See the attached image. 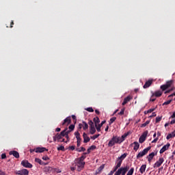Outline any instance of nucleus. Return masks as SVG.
<instances>
[{"label":"nucleus","mask_w":175,"mask_h":175,"mask_svg":"<svg viewBox=\"0 0 175 175\" xmlns=\"http://www.w3.org/2000/svg\"><path fill=\"white\" fill-rule=\"evenodd\" d=\"M126 157H128V153H124L123 154H122L120 157H119L118 159H117V164L116 165L113 167V171L114 172H117V170L119 168V167H121V165H122V161H124Z\"/></svg>","instance_id":"nucleus-1"},{"label":"nucleus","mask_w":175,"mask_h":175,"mask_svg":"<svg viewBox=\"0 0 175 175\" xmlns=\"http://www.w3.org/2000/svg\"><path fill=\"white\" fill-rule=\"evenodd\" d=\"M116 144H121V142H120V137L113 135L108 143V147H113Z\"/></svg>","instance_id":"nucleus-2"},{"label":"nucleus","mask_w":175,"mask_h":175,"mask_svg":"<svg viewBox=\"0 0 175 175\" xmlns=\"http://www.w3.org/2000/svg\"><path fill=\"white\" fill-rule=\"evenodd\" d=\"M128 170H129V167H122L118 170V171L114 174V175H125Z\"/></svg>","instance_id":"nucleus-3"},{"label":"nucleus","mask_w":175,"mask_h":175,"mask_svg":"<svg viewBox=\"0 0 175 175\" xmlns=\"http://www.w3.org/2000/svg\"><path fill=\"white\" fill-rule=\"evenodd\" d=\"M150 150H151V146H148V148L144 149L143 151L139 152L137 155V159H139V158H142V157H144V155H147V154H148V151Z\"/></svg>","instance_id":"nucleus-4"},{"label":"nucleus","mask_w":175,"mask_h":175,"mask_svg":"<svg viewBox=\"0 0 175 175\" xmlns=\"http://www.w3.org/2000/svg\"><path fill=\"white\" fill-rule=\"evenodd\" d=\"M85 165V162L84 161H79V160H77V162L75 163V166H77V170L78 172H81V170H83Z\"/></svg>","instance_id":"nucleus-5"},{"label":"nucleus","mask_w":175,"mask_h":175,"mask_svg":"<svg viewBox=\"0 0 175 175\" xmlns=\"http://www.w3.org/2000/svg\"><path fill=\"white\" fill-rule=\"evenodd\" d=\"M172 84H173V80L168 81L166 82L165 84L162 85L160 87V88H161V90H162V91H166V90H167V88H170V87H172Z\"/></svg>","instance_id":"nucleus-6"},{"label":"nucleus","mask_w":175,"mask_h":175,"mask_svg":"<svg viewBox=\"0 0 175 175\" xmlns=\"http://www.w3.org/2000/svg\"><path fill=\"white\" fill-rule=\"evenodd\" d=\"M21 165L24 167H29V169L32 168V164H31V163L28 162L27 160L22 161Z\"/></svg>","instance_id":"nucleus-7"},{"label":"nucleus","mask_w":175,"mask_h":175,"mask_svg":"<svg viewBox=\"0 0 175 175\" xmlns=\"http://www.w3.org/2000/svg\"><path fill=\"white\" fill-rule=\"evenodd\" d=\"M16 174L18 175H29V171L27 169H23L21 170H18L16 172Z\"/></svg>","instance_id":"nucleus-8"},{"label":"nucleus","mask_w":175,"mask_h":175,"mask_svg":"<svg viewBox=\"0 0 175 175\" xmlns=\"http://www.w3.org/2000/svg\"><path fill=\"white\" fill-rule=\"evenodd\" d=\"M153 82H154V79L148 80L144 85L143 88L146 89V88H148L151 87Z\"/></svg>","instance_id":"nucleus-9"},{"label":"nucleus","mask_w":175,"mask_h":175,"mask_svg":"<svg viewBox=\"0 0 175 175\" xmlns=\"http://www.w3.org/2000/svg\"><path fill=\"white\" fill-rule=\"evenodd\" d=\"M163 162H165V159H163V158H160L159 159V161H157L155 163H154V167H159L161 165H162V163H163Z\"/></svg>","instance_id":"nucleus-10"},{"label":"nucleus","mask_w":175,"mask_h":175,"mask_svg":"<svg viewBox=\"0 0 175 175\" xmlns=\"http://www.w3.org/2000/svg\"><path fill=\"white\" fill-rule=\"evenodd\" d=\"M72 122V119H70V116L67 117L64 119V122H62V125L64 126L65 125H69Z\"/></svg>","instance_id":"nucleus-11"},{"label":"nucleus","mask_w":175,"mask_h":175,"mask_svg":"<svg viewBox=\"0 0 175 175\" xmlns=\"http://www.w3.org/2000/svg\"><path fill=\"white\" fill-rule=\"evenodd\" d=\"M169 147H170V144H169V143H167L166 145L163 146V148L159 151L160 154H163V152H165V151H167V150H169Z\"/></svg>","instance_id":"nucleus-12"},{"label":"nucleus","mask_w":175,"mask_h":175,"mask_svg":"<svg viewBox=\"0 0 175 175\" xmlns=\"http://www.w3.org/2000/svg\"><path fill=\"white\" fill-rule=\"evenodd\" d=\"M152 96L151 98H152L153 96H156V98H159V96H162V94L163 92L161 90H158L156 91L154 93L152 92Z\"/></svg>","instance_id":"nucleus-13"},{"label":"nucleus","mask_w":175,"mask_h":175,"mask_svg":"<svg viewBox=\"0 0 175 175\" xmlns=\"http://www.w3.org/2000/svg\"><path fill=\"white\" fill-rule=\"evenodd\" d=\"M157 152H152V153L149 154V155L147 156V159L148 161V162H151V161H152V159L154 158V157H155V155H157Z\"/></svg>","instance_id":"nucleus-14"},{"label":"nucleus","mask_w":175,"mask_h":175,"mask_svg":"<svg viewBox=\"0 0 175 175\" xmlns=\"http://www.w3.org/2000/svg\"><path fill=\"white\" fill-rule=\"evenodd\" d=\"M129 135V132L125 133L124 135H122V137H119V141L121 143L124 142L125 139H126L127 136Z\"/></svg>","instance_id":"nucleus-15"},{"label":"nucleus","mask_w":175,"mask_h":175,"mask_svg":"<svg viewBox=\"0 0 175 175\" xmlns=\"http://www.w3.org/2000/svg\"><path fill=\"white\" fill-rule=\"evenodd\" d=\"M10 155H13L14 158H20V154L16 150H12L9 152Z\"/></svg>","instance_id":"nucleus-16"},{"label":"nucleus","mask_w":175,"mask_h":175,"mask_svg":"<svg viewBox=\"0 0 175 175\" xmlns=\"http://www.w3.org/2000/svg\"><path fill=\"white\" fill-rule=\"evenodd\" d=\"M131 100H132V96H128L124 99V101L122 103V106H125V105H126V103H128V102H130Z\"/></svg>","instance_id":"nucleus-17"},{"label":"nucleus","mask_w":175,"mask_h":175,"mask_svg":"<svg viewBox=\"0 0 175 175\" xmlns=\"http://www.w3.org/2000/svg\"><path fill=\"white\" fill-rule=\"evenodd\" d=\"M83 143H88V142H90V137H88V135L85 133H83Z\"/></svg>","instance_id":"nucleus-18"},{"label":"nucleus","mask_w":175,"mask_h":175,"mask_svg":"<svg viewBox=\"0 0 175 175\" xmlns=\"http://www.w3.org/2000/svg\"><path fill=\"white\" fill-rule=\"evenodd\" d=\"M44 151H49L48 149H46V148H36V152H44Z\"/></svg>","instance_id":"nucleus-19"},{"label":"nucleus","mask_w":175,"mask_h":175,"mask_svg":"<svg viewBox=\"0 0 175 175\" xmlns=\"http://www.w3.org/2000/svg\"><path fill=\"white\" fill-rule=\"evenodd\" d=\"M35 162H36L37 163H39V165H49V163L43 162L42 159L39 158H36Z\"/></svg>","instance_id":"nucleus-20"},{"label":"nucleus","mask_w":175,"mask_h":175,"mask_svg":"<svg viewBox=\"0 0 175 175\" xmlns=\"http://www.w3.org/2000/svg\"><path fill=\"white\" fill-rule=\"evenodd\" d=\"M147 167V165L144 164L141 166L140 169H139V172L142 174H143V173H144V172H146V169Z\"/></svg>","instance_id":"nucleus-21"},{"label":"nucleus","mask_w":175,"mask_h":175,"mask_svg":"<svg viewBox=\"0 0 175 175\" xmlns=\"http://www.w3.org/2000/svg\"><path fill=\"white\" fill-rule=\"evenodd\" d=\"M173 137H175V131H174L172 133H169L167 135L166 139L167 140H169L170 139H172Z\"/></svg>","instance_id":"nucleus-22"},{"label":"nucleus","mask_w":175,"mask_h":175,"mask_svg":"<svg viewBox=\"0 0 175 175\" xmlns=\"http://www.w3.org/2000/svg\"><path fill=\"white\" fill-rule=\"evenodd\" d=\"M75 135L76 136L77 142H81V137H80V133L79 131H76L75 133Z\"/></svg>","instance_id":"nucleus-23"},{"label":"nucleus","mask_w":175,"mask_h":175,"mask_svg":"<svg viewBox=\"0 0 175 175\" xmlns=\"http://www.w3.org/2000/svg\"><path fill=\"white\" fill-rule=\"evenodd\" d=\"M133 144L135 145L134 146L135 151H137V150H139V148L140 147V144H139V142H135Z\"/></svg>","instance_id":"nucleus-24"},{"label":"nucleus","mask_w":175,"mask_h":175,"mask_svg":"<svg viewBox=\"0 0 175 175\" xmlns=\"http://www.w3.org/2000/svg\"><path fill=\"white\" fill-rule=\"evenodd\" d=\"M93 121L95 125H98L99 122H100V120H99V118L98 116H96V118H94Z\"/></svg>","instance_id":"nucleus-25"},{"label":"nucleus","mask_w":175,"mask_h":175,"mask_svg":"<svg viewBox=\"0 0 175 175\" xmlns=\"http://www.w3.org/2000/svg\"><path fill=\"white\" fill-rule=\"evenodd\" d=\"M82 124H83V131H87V129H88V124H87V122L84 121L82 122Z\"/></svg>","instance_id":"nucleus-26"},{"label":"nucleus","mask_w":175,"mask_h":175,"mask_svg":"<svg viewBox=\"0 0 175 175\" xmlns=\"http://www.w3.org/2000/svg\"><path fill=\"white\" fill-rule=\"evenodd\" d=\"M103 169H105V165H101L99 167H98V172H96V174H98V173H100V172H102V170H103Z\"/></svg>","instance_id":"nucleus-27"},{"label":"nucleus","mask_w":175,"mask_h":175,"mask_svg":"<svg viewBox=\"0 0 175 175\" xmlns=\"http://www.w3.org/2000/svg\"><path fill=\"white\" fill-rule=\"evenodd\" d=\"M85 158H87V157H85V154H84L83 153V155L79 159H78L77 161H79L80 162H83V161H84Z\"/></svg>","instance_id":"nucleus-28"},{"label":"nucleus","mask_w":175,"mask_h":175,"mask_svg":"<svg viewBox=\"0 0 175 175\" xmlns=\"http://www.w3.org/2000/svg\"><path fill=\"white\" fill-rule=\"evenodd\" d=\"M76 150L78 152H81L85 151V148L84 147L77 148Z\"/></svg>","instance_id":"nucleus-29"},{"label":"nucleus","mask_w":175,"mask_h":175,"mask_svg":"<svg viewBox=\"0 0 175 175\" xmlns=\"http://www.w3.org/2000/svg\"><path fill=\"white\" fill-rule=\"evenodd\" d=\"M90 134L94 135L95 132H96V130L95 129V127H90Z\"/></svg>","instance_id":"nucleus-30"},{"label":"nucleus","mask_w":175,"mask_h":175,"mask_svg":"<svg viewBox=\"0 0 175 175\" xmlns=\"http://www.w3.org/2000/svg\"><path fill=\"white\" fill-rule=\"evenodd\" d=\"M162 120V116H157L156 118V123L158 124Z\"/></svg>","instance_id":"nucleus-31"},{"label":"nucleus","mask_w":175,"mask_h":175,"mask_svg":"<svg viewBox=\"0 0 175 175\" xmlns=\"http://www.w3.org/2000/svg\"><path fill=\"white\" fill-rule=\"evenodd\" d=\"M150 120H147L145 123L142 124L141 125V128H145L146 126L150 124Z\"/></svg>","instance_id":"nucleus-32"},{"label":"nucleus","mask_w":175,"mask_h":175,"mask_svg":"<svg viewBox=\"0 0 175 175\" xmlns=\"http://www.w3.org/2000/svg\"><path fill=\"white\" fill-rule=\"evenodd\" d=\"M135 170V168L132 167L131 170L128 172L126 175H132L133 174V172Z\"/></svg>","instance_id":"nucleus-33"},{"label":"nucleus","mask_w":175,"mask_h":175,"mask_svg":"<svg viewBox=\"0 0 175 175\" xmlns=\"http://www.w3.org/2000/svg\"><path fill=\"white\" fill-rule=\"evenodd\" d=\"M144 142H146V138L141 136L139 139V142L142 144V143H144Z\"/></svg>","instance_id":"nucleus-34"},{"label":"nucleus","mask_w":175,"mask_h":175,"mask_svg":"<svg viewBox=\"0 0 175 175\" xmlns=\"http://www.w3.org/2000/svg\"><path fill=\"white\" fill-rule=\"evenodd\" d=\"M100 136V134L94 135L91 137V139H92V140H95V139H98Z\"/></svg>","instance_id":"nucleus-35"},{"label":"nucleus","mask_w":175,"mask_h":175,"mask_svg":"<svg viewBox=\"0 0 175 175\" xmlns=\"http://www.w3.org/2000/svg\"><path fill=\"white\" fill-rule=\"evenodd\" d=\"M55 136L57 138L58 142H59L63 137H62L61 134H59V133H57L55 135Z\"/></svg>","instance_id":"nucleus-36"},{"label":"nucleus","mask_w":175,"mask_h":175,"mask_svg":"<svg viewBox=\"0 0 175 175\" xmlns=\"http://www.w3.org/2000/svg\"><path fill=\"white\" fill-rule=\"evenodd\" d=\"M117 120V118L116 117H113L110 119V122H109V125H111V124H113V122H114V121H116Z\"/></svg>","instance_id":"nucleus-37"},{"label":"nucleus","mask_w":175,"mask_h":175,"mask_svg":"<svg viewBox=\"0 0 175 175\" xmlns=\"http://www.w3.org/2000/svg\"><path fill=\"white\" fill-rule=\"evenodd\" d=\"M170 103H172V100H167V101H165V102H164V103H163V106H166V105H170Z\"/></svg>","instance_id":"nucleus-38"},{"label":"nucleus","mask_w":175,"mask_h":175,"mask_svg":"<svg viewBox=\"0 0 175 175\" xmlns=\"http://www.w3.org/2000/svg\"><path fill=\"white\" fill-rule=\"evenodd\" d=\"M68 129H69L70 131H71V132H72V131H75V124H70V125L68 126Z\"/></svg>","instance_id":"nucleus-39"},{"label":"nucleus","mask_w":175,"mask_h":175,"mask_svg":"<svg viewBox=\"0 0 175 175\" xmlns=\"http://www.w3.org/2000/svg\"><path fill=\"white\" fill-rule=\"evenodd\" d=\"M88 124H89L90 128H94V127H95V125H94V122H92V120H90V121L88 122Z\"/></svg>","instance_id":"nucleus-40"},{"label":"nucleus","mask_w":175,"mask_h":175,"mask_svg":"<svg viewBox=\"0 0 175 175\" xmlns=\"http://www.w3.org/2000/svg\"><path fill=\"white\" fill-rule=\"evenodd\" d=\"M65 150V147L64 146H61L57 148V151H64Z\"/></svg>","instance_id":"nucleus-41"},{"label":"nucleus","mask_w":175,"mask_h":175,"mask_svg":"<svg viewBox=\"0 0 175 175\" xmlns=\"http://www.w3.org/2000/svg\"><path fill=\"white\" fill-rule=\"evenodd\" d=\"M147 135H148V131H146L141 136L146 139V137H147Z\"/></svg>","instance_id":"nucleus-42"},{"label":"nucleus","mask_w":175,"mask_h":175,"mask_svg":"<svg viewBox=\"0 0 175 175\" xmlns=\"http://www.w3.org/2000/svg\"><path fill=\"white\" fill-rule=\"evenodd\" d=\"M86 111H89V113H94V109L92 107H88Z\"/></svg>","instance_id":"nucleus-43"},{"label":"nucleus","mask_w":175,"mask_h":175,"mask_svg":"<svg viewBox=\"0 0 175 175\" xmlns=\"http://www.w3.org/2000/svg\"><path fill=\"white\" fill-rule=\"evenodd\" d=\"M174 90H175V88H174V87H173V88H172L171 89H170V90L165 91V94H170V92H172V91H174Z\"/></svg>","instance_id":"nucleus-44"},{"label":"nucleus","mask_w":175,"mask_h":175,"mask_svg":"<svg viewBox=\"0 0 175 175\" xmlns=\"http://www.w3.org/2000/svg\"><path fill=\"white\" fill-rule=\"evenodd\" d=\"M96 129L97 131V132H100V129L102 128L100 126H98V124H96Z\"/></svg>","instance_id":"nucleus-45"},{"label":"nucleus","mask_w":175,"mask_h":175,"mask_svg":"<svg viewBox=\"0 0 175 175\" xmlns=\"http://www.w3.org/2000/svg\"><path fill=\"white\" fill-rule=\"evenodd\" d=\"M124 113H125V108L122 109L121 111L118 113L119 116H124Z\"/></svg>","instance_id":"nucleus-46"},{"label":"nucleus","mask_w":175,"mask_h":175,"mask_svg":"<svg viewBox=\"0 0 175 175\" xmlns=\"http://www.w3.org/2000/svg\"><path fill=\"white\" fill-rule=\"evenodd\" d=\"M60 135L62 137H64V136L66 135V130H64L62 131L61 133H60Z\"/></svg>","instance_id":"nucleus-47"},{"label":"nucleus","mask_w":175,"mask_h":175,"mask_svg":"<svg viewBox=\"0 0 175 175\" xmlns=\"http://www.w3.org/2000/svg\"><path fill=\"white\" fill-rule=\"evenodd\" d=\"M89 148H90V150H91V151H92V150L96 149V146L95 145H92Z\"/></svg>","instance_id":"nucleus-48"},{"label":"nucleus","mask_w":175,"mask_h":175,"mask_svg":"<svg viewBox=\"0 0 175 175\" xmlns=\"http://www.w3.org/2000/svg\"><path fill=\"white\" fill-rule=\"evenodd\" d=\"M64 131H66V135H69L72 132V131L68 130V128H66Z\"/></svg>","instance_id":"nucleus-49"},{"label":"nucleus","mask_w":175,"mask_h":175,"mask_svg":"<svg viewBox=\"0 0 175 175\" xmlns=\"http://www.w3.org/2000/svg\"><path fill=\"white\" fill-rule=\"evenodd\" d=\"M155 108H151L147 111V113H152V111H154Z\"/></svg>","instance_id":"nucleus-50"},{"label":"nucleus","mask_w":175,"mask_h":175,"mask_svg":"<svg viewBox=\"0 0 175 175\" xmlns=\"http://www.w3.org/2000/svg\"><path fill=\"white\" fill-rule=\"evenodd\" d=\"M76 169L77 170V167L76 166V165H75V167H70V170L72 172H75V170H76Z\"/></svg>","instance_id":"nucleus-51"},{"label":"nucleus","mask_w":175,"mask_h":175,"mask_svg":"<svg viewBox=\"0 0 175 175\" xmlns=\"http://www.w3.org/2000/svg\"><path fill=\"white\" fill-rule=\"evenodd\" d=\"M1 159H6V153H3L1 154Z\"/></svg>","instance_id":"nucleus-52"},{"label":"nucleus","mask_w":175,"mask_h":175,"mask_svg":"<svg viewBox=\"0 0 175 175\" xmlns=\"http://www.w3.org/2000/svg\"><path fill=\"white\" fill-rule=\"evenodd\" d=\"M42 159H43V161H49V159H50V158H49V157H47V156H44L42 157Z\"/></svg>","instance_id":"nucleus-53"},{"label":"nucleus","mask_w":175,"mask_h":175,"mask_svg":"<svg viewBox=\"0 0 175 175\" xmlns=\"http://www.w3.org/2000/svg\"><path fill=\"white\" fill-rule=\"evenodd\" d=\"M152 117H157V113L153 112L151 116H149V118H152Z\"/></svg>","instance_id":"nucleus-54"},{"label":"nucleus","mask_w":175,"mask_h":175,"mask_svg":"<svg viewBox=\"0 0 175 175\" xmlns=\"http://www.w3.org/2000/svg\"><path fill=\"white\" fill-rule=\"evenodd\" d=\"M87 151V152H83V155H87V154H90L91 152V149H90L89 148Z\"/></svg>","instance_id":"nucleus-55"},{"label":"nucleus","mask_w":175,"mask_h":175,"mask_svg":"<svg viewBox=\"0 0 175 175\" xmlns=\"http://www.w3.org/2000/svg\"><path fill=\"white\" fill-rule=\"evenodd\" d=\"M104 124H106V120L102 121L100 124H98V126L102 127Z\"/></svg>","instance_id":"nucleus-56"},{"label":"nucleus","mask_w":175,"mask_h":175,"mask_svg":"<svg viewBox=\"0 0 175 175\" xmlns=\"http://www.w3.org/2000/svg\"><path fill=\"white\" fill-rule=\"evenodd\" d=\"M46 170H48V172H51L53 170V168L51 167H46Z\"/></svg>","instance_id":"nucleus-57"},{"label":"nucleus","mask_w":175,"mask_h":175,"mask_svg":"<svg viewBox=\"0 0 175 175\" xmlns=\"http://www.w3.org/2000/svg\"><path fill=\"white\" fill-rule=\"evenodd\" d=\"M83 124L82 123H80L79 124V128H78V129H81V128H83Z\"/></svg>","instance_id":"nucleus-58"},{"label":"nucleus","mask_w":175,"mask_h":175,"mask_svg":"<svg viewBox=\"0 0 175 175\" xmlns=\"http://www.w3.org/2000/svg\"><path fill=\"white\" fill-rule=\"evenodd\" d=\"M174 124H175V119L172 120L170 122V124H171V125H173Z\"/></svg>","instance_id":"nucleus-59"},{"label":"nucleus","mask_w":175,"mask_h":175,"mask_svg":"<svg viewBox=\"0 0 175 175\" xmlns=\"http://www.w3.org/2000/svg\"><path fill=\"white\" fill-rule=\"evenodd\" d=\"M158 142V138H155L153 141H152V143H157Z\"/></svg>","instance_id":"nucleus-60"},{"label":"nucleus","mask_w":175,"mask_h":175,"mask_svg":"<svg viewBox=\"0 0 175 175\" xmlns=\"http://www.w3.org/2000/svg\"><path fill=\"white\" fill-rule=\"evenodd\" d=\"M70 148L72 150V151H73L76 148L75 146H70Z\"/></svg>","instance_id":"nucleus-61"},{"label":"nucleus","mask_w":175,"mask_h":175,"mask_svg":"<svg viewBox=\"0 0 175 175\" xmlns=\"http://www.w3.org/2000/svg\"><path fill=\"white\" fill-rule=\"evenodd\" d=\"M114 171H111L109 173V174L108 175H113V174H114Z\"/></svg>","instance_id":"nucleus-62"},{"label":"nucleus","mask_w":175,"mask_h":175,"mask_svg":"<svg viewBox=\"0 0 175 175\" xmlns=\"http://www.w3.org/2000/svg\"><path fill=\"white\" fill-rule=\"evenodd\" d=\"M171 118H175V111L173 113V114L171 116Z\"/></svg>","instance_id":"nucleus-63"},{"label":"nucleus","mask_w":175,"mask_h":175,"mask_svg":"<svg viewBox=\"0 0 175 175\" xmlns=\"http://www.w3.org/2000/svg\"><path fill=\"white\" fill-rule=\"evenodd\" d=\"M0 175H5V172L2 170H0Z\"/></svg>","instance_id":"nucleus-64"}]
</instances>
